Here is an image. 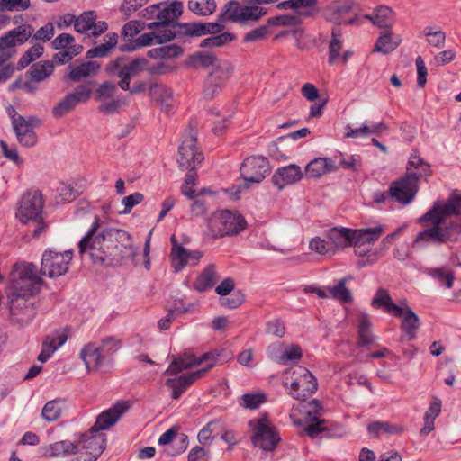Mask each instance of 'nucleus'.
<instances>
[{"label": "nucleus", "instance_id": "1", "mask_svg": "<svg viewBox=\"0 0 461 461\" xmlns=\"http://www.w3.org/2000/svg\"><path fill=\"white\" fill-rule=\"evenodd\" d=\"M100 220L95 216L87 233L78 243L80 255L87 253L95 264L120 266L137 255L131 235L124 230L104 228L101 231Z\"/></svg>", "mask_w": 461, "mask_h": 461}, {"label": "nucleus", "instance_id": "2", "mask_svg": "<svg viewBox=\"0 0 461 461\" xmlns=\"http://www.w3.org/2000/svg\"><path fill=\"white\" fill-rule=\"evenodd\" d=\"M419 224L430 223L420 231L413 241L444 244L461 240V194L454 192L446 201L437 200L432 207L418 219Z\"/></svg>", "mask_w": 461, "mask_h": 461}, {"label": "nucleus", "instance_id": "3", "mask_svg": "<svg viewBox=\"0 0 461 461\" xmlns=\"http://www.w3.org/2000/svg\"><path fill=\"white\" fill-rule=\"evenodd\" d=\"M265 13L256 7L242 6L237 0L228 1L217 15L215 23H188L178 25L180 33L184 38H196L211 34L212 36L221 32L225 23H233L240 25H250L257 23Z\"/></svg>", "mask_w": 461, "mask_h": 461}, {"label": "nucleus", "instance_id": "4", "mask_svg": "<svg viewBox=\"0 0 461 461\" xmlns=\"http://www.w3.org/2000/svg\"><path fill=\"white\" fill-rule=\"evenodd\" d=\"M129 407L127 402L120 401L100 413L94 426L82 434L76 443L78 446V452L85 451L90 456L89 461H95L106 446V435L101 431L115 424Z\"/></svg>", "mask_w": 461, "mask_h": 461}, {"label": "nucleus", "instance_id": "5", "mask_svg": "<svg viewBox=\"0 0 461 461\" xmlns=\"http://www.w3.org/2000/svg\"><path fill=\"white\" fill-rule=\"evenodd\" d=\"M38 267L33 263L22 262L14 265L10 273V293L8 296L19 295L32 299L39 293L43 280L38 275Z\"/></svg>", "mask_w": 461, "mask_h": 461}, {"label": "nucleus", "instance_id": "6", "mask_svg": "<svg viewBox=\"0 0 461 461\" xmlns=\"http://www.w3.org/2000/svg\"><path fill=\"white\" fill-rule=\"evenodd\" d=\"M248 226L243 215L230 210L216 211L207 220V235L212 239L236 236Z\"/></svg>", "mask_w": 461, "mask_h": 461}, {"label": "nucleus", "instance_id": "7", "mask_svg": "<svg viewBox=\"0 0 461 461\" xmlns=\"http://www.w3.org/2000/svg\"><path fill=\"white\" fill-rule=\"evenodd\" d=\"M44 207V201L42 194L40 191H28L21 200L17 218L23 223L34 221L37 223L36 228L32 231L33 237H38L47 229V224L42 220V210Z\"/></svg>", "mask_w": 461, "mask_h": 461}, {"label": "nucleus", "instance_id": "8", "mask_svg": "<svg viewBox=\"0 0 461 461\" xmlns=\"http://www.w3.org/2000/svg\"><path fill=\"white\" fill-rule=\"evenodd\" d=\"M251 429V443L255 447H258L266 452H273L281 442V437L277 429L271 425L268 415L263 413L258 419L249 421Z\"/></svg>", "mask_w": 461, "mask_h": 461}, {"label": "nucleus", "instance_id": "9", "mask_svg": "<svg viewBox=\"0 0 461 461\" xmlns=\"http://www.w3.org/2000/svg\"><path fill=\"white\" fill-rule=\"evenodd\" d=\"M232 353L225 348L215 349L203 354L200 357H195L191 353H183L174 357L171 364L166 370L167 374L176 375L184 369H188L194 366L210 361L209 364L221 365L232 358Z\"/></svg>", "mask_w": 461, "mask_h": 461}, {"label": "nucleus", "instance_id": "10", "mask_svg": "<svg viewBox=\"0 0 461 461\" xmlns=\"http://www.w3.org/2000/svg\"><path fill=\"white\" fill-rule=\"evenodd\" d=\"M147 64L148 60L145 58H135L127 62L125 57H117L107 64L105 71L109 77L120 78L118 86L121 89L128 90L131 80L143 71Z\"/></svg>", "mask_w": 461, "mask_h": 461}, {"label": "nucleus", "instance_id": "11", "mask_svg": "<svg viewBox=\"0 0 461 461\" xmlns=\"http://www.w3.org/2000/svg\"><path fill=\"white\" fill-rule=\"evenodd\" d=\"M182 138L178 148V166L181 169L196 168L203 160V155L197 149V131L192 122L188 124Z\"/></svg>", "mask_w": 461, "mask_h": 461}, {"label": "nucleus", "instance_id": "12", "mask_svg": "<svg viewBox=\"0 0 461 461\" xmlns=\"http://www.w3.org/2000/svg\"><path fill=\"white\" fill-rule=\"evenodd\" d=\"M183 14V3L181 1H174L164 9L160 10L157 14L158 21L149 23L148 29L158 28L174 33L175 39H184V34L178 25L187 24L188 23H180L177 20Z\"/></svg>", "mask_w": 461, "mask_h": 461}, {"label": "nucleus", "instance_id": "13", "mask_svg": "<svg viewBox=\"0 0 461 461\" xmlns=\"http://www.w3.org/2000/svg\"><path fill=\"white\" fill-rule=\"evenodd\" d=\"M72 256V250H66L63 253L50 249L45 250L41 258L40 274L50 278L65 275L68 271Z\"/></svg>", "mask_w": 461, "mask_h": 461}, {"label": "nucleus", "instance_id": "14", "mask_svg": "<svg viewBox=\"0 0 461 461\" xmlns=\"http://www.w3.org/2000/svg\"><path fill=\"white\" fill-rule=\"evenodd\" d=\"M232 70L233 68L228 61L218 62L204 82V97L212 99L219 95L226 86Z\"/></svg>", "mask_w": 461, "mask_h": 461}, {"label": "nucleus", "instance_id": "15", "mask_svg": "<svg viewBox=\"0 0 461 461\" xmlns=\"http://www.w3.org/2000/svg\"><path fill=\"white\" fill-rule=\"evenodd\" d=\"M418 183L414 175L406 173L390 185V198L404 205L411 203L418 192Z\"/></svg>", "mask_w": 461, "mask_h": 461}, {"label": "nucleus", "instance_id": "16", "mask_svg": "<svg viewBox=\"0 0 461 461\" xmlns=\"http://www.w3.org/2000/svg\"><path fill=\"white\" fill-rule=\"evenodd\" d=\"M269 173V163L262 156L247 158L240 167V175L248 183H260Z\"/></svg>", "mask_w": 461, "mask_h": 461}, {"label": "nucleus", "instance_id": "17", "mask_svg": "<svg viewBox=\"0 0 461 461\" xmlns=\"http://www.w3.org/2000/svg\"><path fill=\"white\" fill-rule=\"evenodd\" d=\"M41 122V120L35 115H30L15 122L12 127L17 141L26 148L34 147L38 142L35 128Z\"/></svg>", "mask_w": 461, "mask_h": 461}, {"label": "nucleus", "instance_id": "18", "mask_svg": "<svg viewBox=\"0 0 461 461\" xmlns=\"http://www.w3.org/2000/svg\"><path fill=\"white\" fill-rule=\"evenodd\" d=\"M12 321L20 324H29L36 315L32 299L23 298L19 295L8 296Z\"/></svg>", "mask_w": 461, "mask_h": 461}, {"label": "nucleus", "instance_id": "19", "mask_svg": "<svg viewBox=\"0 0 461 461\" xmlns=\"http://www.w3.org/2000/svg\"><path fill=\"white\" fill-rule=\"evenodd\" d=\"M294 375L297 377L301 392L289 393V394L296 400L305 401L316 392L318 388L317 380L307 368L301 366H297L293 369Z\"/></svg>", "mask_w": 461, "mask_h": 461}, {"label": "nucleus", "instance_id": "20", "mask_svg": "<svg viewBox=\"0 0 461 461\" xmlns=\"http://www.w3.org/2000/svg\"><path fill=\"white\" fill-rule=\"evenodd\" d=\"M34 29L30 24H22L5 33L0 37V54L7 52L9 49L26 42L32 36Z\"/></svg>", "mask_w": 461, "mask_h": 461}, {"label": "nucleus", "instance_id": "21", "mask_svg": "<svg viewBox=\"0 0 461 461\" xmlns=\"http://www.w3.org/2000/svg\"><path fill=\"white\" fill-rule=\"evenodd\" d=\"M213 367V364H209L206 367L197 370L192 374L182 375L176 378H167L166 386L172 389V398L176 400L182 393L198 378L202 377L206 372Z\"/></svg>", "mask_w": 461, "mask_h": 461}, {"label": "nucleus", "instance_id": "22", "mask_svg": "<svg viewBox=\"0 0 461 461\" xmlns=\"http://www.w3.org/2000/svg\"><path fill=\"white\" fill-rule=\"evenodd\" d=\"M303 173L295 164L278 168L272 176L273 184L282 190L285 185H293L302 179Z\"/></svg>", "mask_w": 461, "mask_h": 461}, {"label": "nucleus", "instance_id": "23", "mask_svg": "<svg viewBox=\"0 0 461 461\" xmlns=\"http://www.w3.org/2000/svg\"><path fill=\"white\" fill-rule=\"evenodd\" d=\"M364 18L372 22L378 28L387 31L392 30L394 24L395 13L387 5H378L371 14H365Z\"/></svg>", "mask_w": 461, "mask_h": 461}, {"label": "nucleus", "instance_id": "24", "mask_svg": "<svg viewBox=\"0 0 461 461\" xmlns=\"http://www.w3.org/2000/svg\"><path fill=\"white\" fill-rule=\"evenodd\" d=\"M371 305L375 309H383L385 312L394 317H401L403 314L402 307L393 303L389 292L384 288L377 289L372 299Z\"/></svg>", "mask_w": 461, "mask_h": 461}, {"label": "nucleus", "instance_id": "25", "mask_svg": "<svg viewBox=\"0 0 461 461\" xmlns=\"http://www.w3.org/2000/svg\"><path fill=\"white\" fill-rule=\"evenodd\" d=\"M67 339L68 336L65 331L56 330L53 335L47 336L42 342V348L37 359L41 363H45Z\"/></svg>", "mask_w": 461, "mask_h": 461}, {"label": "nucleus", "instance_id": "26", "mask_svg": "<svg viewBox=\"0 0 461 461\" xmlns=\"http://www.w3.org/2000/svg\"><path fill=\"white\" fill-rule=\"evenodd\" d=\"M80 357L88 371L97 370L104 361L101 348L95 347L93 343H89L82 348Z\"/></svg>", "mask_w": 461, "mask_h": 461}, {"label": "nucleus", "instance_id": "27", "mask_svg": "<svg viewBox=\"0 0 461 461\" xmlns=\"http://www.w3.org/2000/svg\"><path fill=\"white\" fill-rule=\"evenodd\" d=\"M401 42V37L393 35L392 30L383 31L374 46L373 51L387 55L393 52Z\"/></svg>", "mask_w": 461, "mask_h": 461}, {"label": "nucleus", "instance_id": "28", "mask_svg": "<svg viewBox=\"0 0 461 461\" xmlns=\"http://www.w3.org/2000/svg\"><path fill=\"white\" fill-rule=\"evenodd\" d=\"M151 30L153 31L143 33L137 38L140 48L154 44L162 45L174 40V33L158 28H152Z\"/></svg>", "mask_w": 461, "mask_h": 461}, {"label": "nucleus", "instance_id": "29", "mask_svg": "<svg viewBox=\"0 0 461 461\" xmlns=\"http://www.w3.org/2000/svg\"><path fill=\"white\" fill-rule=\"evenodd\" d=\"M353 229L348 228H331L327 234L328 242H330L335 249H342L348 246H354Z\"/></svg>", "mask_w": 461, "mask_h": 461}, {"label": "nucleus", "instance_id": "30", "mask_svg": "<svg viewBox=\"0 0 461 461\" xmlns=\"http://www.w3.org/2000/svg\"><path fill=\"white\" fill-rule=\"evenodd\" d=\"M352 10L350 2H334L324 10L325 19L335 24H342L344 17Z\"/></svg>", "mask_w": 461, "mask_h": 461}, {"label": "nucleus", "instance_id": "31", "mask_svg": "<svg viewBox=\"0 0 461 461\" xmlns=\"http://www.w3.org/2000/svg\"><path fill=\"white\" fill-rule=\"evenodd\" d=\"M100 64L97 61L83 62L77 67L68 66L69 73L67 79L73 82H79L82 79L95 75L100 69Z\"/></svg>", "mask_w": 461, "mask_h": 461}, {"label": "nucleus", "instance_id": "32", "mask_svg": "<svg viewBox=\"0 0 461 461\" xmlns=\"http://www.w3.org/2000/svg\"><path fill=\"white\" fill-rule=\"evenodd\" d=\"M403 314L401 329L407 337V340H412L415 339L417 330L420 328V319L418 315L409 307L402 308Z\"/></svg>", "mask_w": 461, "mask_h": 461}, {"label": "nucleus", "instance_id": "33", "mask_svg": "<svg viewBox=\"0 0 461 461\" xmlns=\"http://www.w3.org/2000/svg\"><path fill=\"white\" fill-rule=\"evenodd\" d=\"M371 321L367 313H362L357 325V347L371 345L375 340V336L371 330Z\"/></svg>", "mask_w": 461, "mask_h": 461}, {"label": "nucleus", "instance_id": "34", "mask_svg": "<svg viewBox=\"0 0 461 461\" xmlns=\"http://www.w3.org/2000/svg\"><path fill=\"white\" fill-rule=\"evenodd\" d=\"M218 279L214 265L206 267L196 277L193 287L198 292H204L215 285Z\"/></svg>", "mask_w": 461, "mask_h": 461}, {"label": "nucleus", "instance_id": "35", "mask_svg": "<svg viewBox=\"0 0 461 461\" xmlns=\"http://www.w3.org/2000/svg\"><path fill=\"white\" fill-rule=\"evenodd\" d=\"M149 95L160 105L166 109L167 112L173 106V91L167 86L153 84L149 87Z\"/></svg>", "mask_w": 461, "mask_h": 461}, {"label": "nucleus", "instance_id": "36", "mask_svg": "<svg viewBox=\"0 0 461 461\" xmlns=\"http://www.w3.org/2000/svg\"><path fill=\"white\" fill-rule=\"evenodd\" d=\"M383 230H384L381 226L375 228L353 229L352 237L354 246L374 243L380 238Z\"/></svg>", "mask_w": 461, "mask_h": 461}, {"label": "nucleus", "instance_id": "37", "mask_svg": "<svg viewBox=\"0 0 461 461\" xmlns=\"http://www.w3.org/2000/svg\"><path fill=\"white\" fill-rule=\"evenodd\" d=\"M105 43H102L95 48L89 49L86 53V59L103 58L108 56L111 50L118 42V36L115 32H109L104 37Z\"/></svg>", "mask_w": 461, "mask_h": 461}, {"label": "nucleus", "instance_id": "38", "mask_svg": "<svg viewBox=\"0 0 461 461\" xmlns=\"http://www.w3.org/2000/svg\"><path fill=\"white\" fill-rule=\"evenodd\" d=\"M406 173L414 175V176L417 177V181H419L420 177L429 176L432 171L430 169V165L414 153L411 154L409 158Z\"/></svg>", "mask_w": 461, "mask_h": 461}, {"label": "nucleus", "instance_id": "39", "mask_svg": "<svg viewBox=\"0 0 461 461\" xmlns=\"http://www.w3.org/2000/svg\"><path fill=\"white\" fill-rule=\"evenodd\" d=\"M54 70L51 61H39L31 66L27 74L33 82H41L47 79Z\"/></svg>", "mask_w": 461, "mask_h": 461}, {"label": "nucleus", "instance_id": "40", "mask_svg": "<svg viewBox=\"0 0 461 461\" xmlns=\"http://www.w3.org/2000/svg\"><path fill=\"white\" fill-rule=\"evenodd\" d=\"M334 169L330 158H318L309 162L305 167V173L309 177L316 178L328 171Z\"/></svg>", "mask_w": 461, "mask_h": 461}, {"label": "nucleus", "instance_id": "41", "mask_svg": "<svg viewBox=\"0 0 461 461\" xmlns=\"http://www.w3.org/2000/svg\"><path fill=\"white\" fill-rule=\"evenodd\" d=\"M351 279V276H347L340 279L336 285L328 287L330 296L344 303H351L353 300L352 294L350 290L346 287L347 282Z\"/></svg>", "mask_w": 461, "mask_h": 461}, {"label": "nucleus", "instance_id": "42", "mask_svg": "<svg viewBox=\"0 0 461 461\" xmlns=\"http://www.w3.org/2000/svg\"><path fill=\"white\" fill-rule=\"evenodd\" d=\"M77 453H78V446L76 445V443L68 440H61L50 445L44 455L50 457H55L60 455L67 456Z\"/></svg>", "mask_w": 461, "mask_h": 461}, {"label": "nucleus", "instance_id": "43", "mask_svg": "<svg viewBox=\"0 0 461 461\" xmlns=\"http://www.w3.org/2000/svg\"><path fill=\"white\" fill-rule=\"evenodd\" d=\"M236 35L229 32H221L208 38L203 39L200 42L201 48H221L228 45L236 40Z\"/></svg>", "mask_w": 461, "mask_h": 461}, {"label": "nucleus", "instance_id": "44", "mask_svg": "<svg viewBox=\"0 0 461 461\" xmlns=\"http://www.w3.org/2000/svg\"><path fill=\"white\" fill-rule=\"evenodd\" d=\"M187 7L190 12L199 16H209L217 8L214 0H188Z\"/></svg>", "mask_w": 461, "mask_h": 461}, {"label": "nucleus", "instance_id": "45", "mask_svg": "<svg viewBox=\"0 0 461 461\" xmlns=\"http://www.w3.org/2000/svg\"><path fill=\"white\" fill-rule=\"evenodd\" d=\"M317 4V0H286L280 2L276 5V8L279 10H287L293 9L296 11L299 15L309 16L312 14L311 12L305 11L302 12L299 9L301 8H308L315 6Z\"/></svg>", "mask_w": 461, "mask_h": 461}, {"label": "nucleus", "instance_id": "46", "mask_svg": "<svg viewBox=\"0 0 461 461\" xmlns=\"http://www.w3.org/2000/svg\"><path fill=\"white\" fill-rule=\"evenodd\" d=\"M342 48V32L339 28H333L331 30V40L329 45V58L328 62L330 65L334 64L339 56V51Z\"/></svg>", "mask_w": 461, "mask_h": 461}, {"label": "nucleus", "instance_id": "47", "mask_svg": "<svg viewBox=\"0 0 461 461\" xmlns=\"http://www.w3.org/2000/svg\"><path fill=\"white\" fill-rule=\"evenodd\" d=\"M187 249L175 243L171 249V264L176 272L181 271L187 264Z\"/></svg>", "mask_w": 461, "mask_h": 461}, {"label": "nucleus", "instance_id": "48", "mask_svg": "<svg viewBox=\"0 0 461 461\" xmlns=\"http://www.w3.org/2000/svg\"><path fill=\"white\" fill-rule=\"evenodd\" d=\"M77 105L75 98L68 94L52 108L51 114L55 118H61L71 113Z\"/></svg>", "mask_w": 461, "mask_h": 461}, {"label": "nucleus", "instance_id": "49", "mask_svg": "<svg viewBox=\"0 0 461 461\" xmlns=\"http://www.w3.org/2000/svg\"><path fill=\"white\" fill-rule=\"evenodd\" d=\"M217 58L213 52L211 51H198L190 56V63L194 67L208 68L210 66L215 67Z\"/></svg>", "mask_w": 461, "mask_h": 461}, {"label": "nucleus", "instance_id": "50", "mask_svg": "<svg viewBox=\"0 0 461 461\" xmlns=\"http://www.w3.org/2000/svg\"><path fill=\"white\" fill-rule=\"evenodd\" d=\"M427 274L438 280L439 283L444 284L447 288H451L455 280L453 271L447 270L445 267L429 268Z\"/></svg>", "mask_w": 461, "mask_h": 461}, {"label": "nucleus", "instance_id": "51", "mask_svg": "<svg viewBox=\"0 0 461 461\" xmlns=\"http://www.w3.org/2000/svg\"><path fill=\"white\" fill-rule=\"evenodd\" d=\"M43 46L41 44H35L27 50L17 62L16 68L22 70L25 68L34 59L41 57L43 53Z\"/></svg>", "mask_w": 461, "mask_h": 461}, {"label": "nucleus", "instance_id": "52", "mask_svg": "<svg viewBox=\"0 0 461 461\" xmlns=\"http://www.w3.org/2000/svg\"><path fill=\"white\" fill-rule=\"evenodd\" d=\"M63 402L60 399H56L48 402L41 411V416L44 420L48 421H55L57 420L60 415L62 409L60 407V403Z\"/></svg>", "mask_w": 461, "mask_h": 461}, {"label": "nucleus", "instance_id": "53", "mask_svg": "<svg viewBox=\"0 0 461 461\" xmlns=\"http://www.w3.org/2000/svg\"><path fill=\"white\" fill-rule=\"evenodd\" d=\"M96 20L95 11L83 12L75 23V30L79 33H86L93 27V23Z\"/></svg>", "mask_w": 461, "mask_h": 461}, {"label": "nucleus", "instance_id": "54", "mask_svg": "<svg viewBox=\"0 0 461 461\" xmlns=\"http://www.w3.org/2000/svg\"><path fill=\"white\" fill-rule=\"evenodd\" d=\"M266 401L264 393H245L239 400L240 406L245 409L256 410Z\"/></svg>", "mask_w": 461, "mask_h": 461}, {"label": "nucleus", "instance_id": "55", "mask_svg": "<svg viewBox=\"0 0 461 461\" xmlns=\"http://www.w3.org/2000/svg\"><path fill=\"white\" fill-rule=\"evenodd\" d=\"M93 93V86L91 82H87L85 84H80L77 86L73 92L68 93L69 95H72L75 98V103L79 104L81 103L87 102L91 95Z\"/></svg>", "mask_w": 461, "mask_h": 461}, {"label": "nucleus", "instance_id": "56", "mask_svg": "<svg viewBox=\"0 0 461 461\" xmlns=\"http://www.w3.org/2000/svg\"><path fill=\"white\" fill-rule=\"evenodd\" d=\"M267 23L270 26H296L300 23V19L292 14H281L270 17Z\"/></svg>", "mask_w": 461, "mask_h": 461}, {"label": "nucleus", "instance_id": "57", "mask_svg": "<svg viewBox=\"0 0 461 461\" xmlns=\"http://www.w3.org/2000/svg\"><path fill=\"white\" fill-rule=\"evenodd\" d=\"M31 5L30 0H0V11H23Z\"/></svg>", "mask_w": 461, "mask_h": 461}, {"label": "nucleus", "instance_id": "58", "mask_svg": "<svg viewBox=\"0 0 461 461\" xmlns=\"http://www.w3.org/2000/svg\"><path fill=\"white\" fill-rule=\"evenodd\" d=\"M121 346L122 342L120 339L113 336H108L101 340V346H99L98 348H101L102 352L113 355L115 352H117Z\"/></svg>", "mask_w": 461, "mask_h": 461}, {"label": "nucleus", "instance_id": "59", "mask_svg": "<svg viewBox=\"0 0 461 461\" xmlns=\"http://www.w3.org/2000/svg\"><path fill=\"white\" fill-rule=\"evenodd\" d=\"M425 35L429 37L428 42L436 48H443L446 41V34L443 31H432L429 28H426Z\"/></svg>", "mask_w": 461, "mask_h": 461}, {"label": "nucleus", "instance_id": "60", "mask_svg": "<svg viewBox=\"0 0 461 461\" xmlns=\"http://www.w3.org/2000/svg\"><path fill=\"white\" fill-rule=\"evenodd\" d=\"M117 91L115 84L112 82H104L95 91V99L100 101L102 99L112 97Z\"/></svg>", "mask_w": 461, "mask_h": 461}, {"label": "nucleus", "instance_id": "61", "mask_svg": "<svg viewBox=\"0 0 461 461\" xmlns=\"http://www.w3.org/2000/svg\"><path fill=\"white\" fill-rule=\"evenodd\" d=\"M245 301V296L240 291H235L230 297L221 298L220 303L221 306L235 309L240 306Z\"/></svg>", "mask_w": 461, "mask_h": 461}, {"label": "nucleus", "instance_id": "62", "mask_svg": "<svg viewBox=\"0 0 461 461\" xmlns=\"http://www.w3.org/2000/svg\"><path fill=\"white\" fill-rule=\"evenodd\" d=\"M148 0H123L120 11L126 16H131L139 10Z\"/></svg>", "mask_w": 461, "mask_h": 461}, {"label": "nucleus", "instance_id": "63", "mask_svg": "<svg viewBox=\"0 0 461 461\" xmlns=\"http://www.w3.org/2000/svg\"><path fill=\"white\" fill-rule=\"evenodd\" d=\"M75 41L74 36L69 33H61L58 35L51 42V46L54 50L68 49Z\"/></svg>", "mask_w": 461, "mask_h": 461}, {"label": "nucleus", "instance_id": "64", "mask_svg": "<svg viewBox=\"0 0 461 461\" xmlns=\"http://www.w3.org/2000/svg\"><path fill=\"white\" fill-rule=\"evenodd\" d=\"M302 349L298 345H291L289 348H285L283 347V361L281 362V364H285L287 361L299 360L302 357Z\"/></svg>", "mask_w": 461, "mask_h": 461}]
</instances>
